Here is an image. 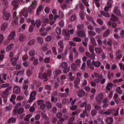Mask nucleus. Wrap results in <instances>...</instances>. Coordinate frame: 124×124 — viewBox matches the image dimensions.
<instances>
[{
	"mask_svg": "<svg viewBox=\"0 0 124 124\" xmlns=\"http://www.w3.org/2000/svg\"><path fill=\"white\" fill-rule=\"evenodd\" d=\"M86 18L88 20L92 22L94 25H96V24L93 21L92 17L88 16H86Z\"/></svg>",
	"mask_w": 124,
	"mask_h": 124,
	"instance_id": "obj_38",
	"label": "nucleus"
},
{
	"mask_svg": "<svg viewBox=\"0 0 124 124\" xmlns=\"http://www.w3.org/2000/svg\"><path fill=\"white\" fill-rule=\"evenodd\" d=\"M82 2L84 3L85 5L87 7H88L89 6V4L88 3L89 2L88 0H82Z\"/></svg>",
	"mask_w": 124,
	"mask_h": 124,
	"instance_id": "obj_45",
	"label": "nucleus"
},
{
	"mask_svg": "<svg viewBox=\"0 0 124 124\" xmlns=\"http://www.w3.org/2000/svg\"><path fill=\"white\" fill-rule=\"evenodd\" d=\"M113 84L111 83H108L106 87V89L109 91L110 90V88H112L113 87Z\"/></svg>",
	"mask_w": 124,
	"mask_h": 124,
	"instance_id": "obj_18",
	"label": "nucleus"
},
{
	"mask_svg": "<svg viewBox=\"0 0 124 124\" xmlns=\"http://www.w3.org/2000/svg\"><path fill=\"white\" fill-rule=\"evenodd\" d=\"M113 119L111 117L108 118L106 120L107 123L108 124H112L113 122Z\"/></svg>",
	"mask_w": 124,
	"mask_h": 124,
	"instance_id": "obj_26",
	"label": "nucleus"
},
{
	"mask_svg": "<svg viewBox=\"0 0 124 124\" xmlns=\"http://www.w3.org/2000/svg\"><path fill=\"white\" fill-rule=\"evenodd\" d=\"M113 111V110H111V109L108 110L107 111L104 112V115L106 114L108 115H109Z\"/></svg>",
	"mask_w": 124,
	"mask_h": 124,
	"instance_id": "obj_36",
	"label": "nucleus"
},
{
	"mask_svg": "<svg viewBox=\"0 0 124 124\" xmlns=\"http://www.w3.org/2000/svg\"><path fill=\"white\" fill-rule=\"evenodd\" d=\"M88 32L89 34L91 36H93L96 35V33L93 31H90Z\"/></svg>",
	"mask_w": 124,
	"mask_h": 124,
	"instance_id": "obj_43",
	"label": "nucleus"
},
{
	"mask_svg": "<svg viewBox=\"0 0 124 124\" xmlns=\"http://www.w3.org/2000/svg\"><path fill=\"white\" fill-rule=\"evenodd\" d=\"M118 8L119 7L117 6L115 7L113 11V12L115 13L118 16H120V11L118 9Z\"/></svg>",
	"mask_w": 124,
	"mask_h": 124,
	"instance_id": "obj_7",
	"label": "nucleus"
},
{
	"mask_svg": "<svg viewBox=\"0 0 124 124\" xmlns=\"http://www.w3.org/2000/svg\"><path fill=\"white\" fill-rule=\"evenodd\" d=\"M44 8V7L42 5L40 6L38 8L36 14L37 15H38L39 13Z\"/></svg>",
	"mask_w": 124,
	"mask_h": 124,
	"instance_id": "obj_19",
	"label": "nucleus"
},
{
	"mask_svg": "<svg viewBox=\"0 0 124 124\" xmlns=\"http://www.w3.org/2000/svg\"><path fill=\"white\" fill-rule=\"evenodd\" d=\"M37 40L39 43L41 44H43V40L42 38L40 37H39L37 38Z\"/></svg>",
	"mask_w": 124,
	"mask_h": 124,
	"instance_id": "obj_32",
	"label": "nucleus"
},
{
	"mask_svg": "<svg viewBox=\"0 0 124 124\" xmlns=\"http://www.w3.org/2000/svg\"><path fill=\"white\" fill-rule=\"evenodd\" d=\"M37 2L35 1L34 0L32 2L31 6L33 9H34L37 6Z\"/></svg>",
	"mask_w": 124,
	"mask_h": 124,
	"instance_id": "obj_29",
	"label": "nucleus"
},
{
	"mask_svg": "<svg viewBox=\"0 0 124 124\" xmlns=\"http://www.w3.org/2000/svg\"><path fill=\"white\" fill-rule=\"evenodd\" d=\"M62 33L63 35L65 36V38L66 40L69 39V36H70V34H67L65 29H63L62 31Z\"/></svg>",
	"mask_w": 124,
	"mask_h": 124,
	"instance_id": "obj_11",
	"label": "nucleus"
},
{
	"mask_svg": "<svg viewBox=\"0 0 124 124\" xmlns=\"http://www.w3.org/2000/svg\"><path fill=\"white\" fill-rule=\"evenodd\" d=\"M111 20L113 21H116L117 20V18L113 14H112L111 16Z\"/></svg>",
	"mask_w": 124,
	"mask_h": 124,
	"instance_id": "obj_35",
	"label": "nucleus"
},
{
	"mask_svg": "<svg viewBox=\"0 0 124 124\" xmlns=\"http://www.w3.org/2000/svg\"><path fill=\"white\" fill-rule=\"evenodd\" d=\"M91 108V106L90 104H88L86 105L85 108V110H90Z\"/></svg>",
	"mask_w": 124,
	"mask_h": 124,
	"instance_id": "obj_51",
	"label": "nucleus"
},
{
	"mask_svg": "<svg viewBox=\"0 0 124 124\" xmlns=\"http://www.w3.org/2000/svg\"><path fill=\"white\" fill-rule=\"evenodd\" d=\"M14 44H11L8 45L6 47V51H9L13 47Z\"/></svg>",
	"mask_w": 124,
	"mask_h": 124,
	"instance_id": "obj_34",
	"label": "nucleus"
},
{
	"mask_svg": "<svg viewBox=\"0 0 124 124\" xmlns=\"http://www.w3.org/2000/svg\"><path fill=\"white\" fill-rule=\"evenodd\" d=\"M80 83V79L79 78H76L74 82L75 84H79Z\"/></svg>",
	"mask_w": 124,
	"mask_h": 124,
	"instance_id": "obj_56",
	"label": "nucleus"
},
{
	"mask_svg": "<svg viewBox=\"0 0 124 124\" xmlns=\"http://www.w3.org/2000/svg\"><path fill=\"white\" fill-rule=\"evenodd\" d=\"M89 49L90 51L92 53H94V47L92 45L90 46L89 48Z\"/></svg>",
	"mask_w": 124,
	"mask_h": 124,
	"instance_id": "obj_47",
	"label": "nucleus"
},
{
	"mask_svg": "<svg viewBox=\"0 0 124 124\" xmlns=\"http://www.w3.org/2000/svg\"><path fill=\"white\" fill-rule=\"evenodd\" d=\"M73 40L77 42H80L81 41V39L78 37H76L74 38L73 39Z\"/></svg>",
	"mask_w": 124,
	"mask_h": 124,
	"instance_id": "obj_52",
	"label": "nucleus"
},
{
	"mask_svg": "<svg viewBox=\"0 0 124 124\" xmlns=\"http://www.w3.org/2000/svg\"><path fill=\"white\" fill-rule=\"evenodd\" d=\"M91 64L92 65L98 68L100 66L101 63L99 61H95L93 60L91 62Z\"/></svg>",
	"mask_w": 124,
	"mask_h": 124,
	"instance_id": "obj_5",
	"label": "nucleus"
},
{
	"mask_svg": "<svg viewBox=\"0 0 124 124\" xmlns=\"http://www.w3.org/2000/svg\"><path fill=\"white\" fill-rule=\"evenodd\" d=\"M71 67V69L73 71H75L76 70H77V66L74 63L72 64Z\"/></svg>",
	"mask_w": 124,
	"mask_h": 124,
	"instance_id": "obj_39",
	"label": "nucleus"
},
{
	"mask_svg": "<svg viewBox=\"0 0 124 124\" xmlns=\"http://www.w3.org/2000/svg\"><path fill=\"white\" fill-rule=\"evenodd\" d=\"M77 94L78 97H81L84 95L85 92L83 90H81L78 92Z\"/></svg>",
	"mask_w": 124,
	"mask_h": 124,
	"instance_id": "obj_15",
	"label": "nucleus"
},
{
	"mask_svg": "<svg viewBox=\"0 0 124 124\" xmlns=\"http://www.w3.org/2000/svg\"><path fill=\"white\" fill-rule=\"evenodd\" d=\"M94 50L96 53L98 54H99L102 52L103 50L100 48L96 47L95 48Z\"/></svg>",
	"mask_w": 124,
	"mask_h": 124,
	"instance_id": "obj_13",
	"label": "nucleus"
},
{
	"mask_svg": "<svg viewBox=\"0 0 124 124\" xmlns=\"http://www.w3.org/2000/svg\"><path fill=\"white\" fill-rule=\"evenodd\" d=\"M9 85V84L8 83L3 84L0 87V88H4L7 87Z\"/></svg>",
	"mask_w": 124,
	"mask_h": 124,
	"instance_id": "obj_57",
	"label": "nucleus"
},
{
	"mask_svg": "<svg viewBox=\"0 0 124 124\" xmlns=\"http://www.w3.org/2000/svg\"><path fill=\"white\" fill-rule=\"evenodd\" d=\"M58 45L62 49H63L64 48V45L63 44V41L60 40L58 41Z\"/></svg>",
	"mask_w": 124,
	"mask_h": 124,
	"instance_id": "obj_22",
	"label": "nucleus"
},
{
	"mask_svg": "<svg viewBox=\"0 0 124 124\" xmlns=\"http://www.w3.org/2000/svg\"><path fill=\"white\" fill-rule=\"evenodd\" d=\"M95 31L98 33H101L102 31L101 29L99 28H95Z\"/></svg>",
	"mask_w": 124,
	"mask_h": 124,
	"instance_id": "obj_50",
	"label": "nucleus"
},
{
	"mask_svg": "<svg viewBox=\"0 0 124 124\" xmlns=\"http://www.w3.org/2000/svg\"><path fill=\"white\" fill-rule=\"evenodd\" d=\"M16 97V96L14 95H13L11 96V98L10 99V101H11L12 102L13 104H15L16 103L14 100H15Z\"/></svg>",
	"mask_w": 124,
	"mask_h": 124,
	"instance_id": "obj_23",
	"label": "nucleus"
},
{
	"mask_svg": "<svg viewBox=\"0 0 124 124\" xmlns=\"http://www.w3.org/2000/svg\"><path fill=\"white\" fill-rule=\"evenodd\" d=\"M17 20L18 19L17 18L16 19H14L12 22L11 25V26H14L16 25H17L18 24Z\"/></svg>",
	"mask_w": 124,
	"mask_h": 124,
	"instance_id": "obj_24",
	"label": "nucleus"
},
{
	"mask_svg": "<svg viewBox=\"0 0 124 124\" xmlns=\"http://www.w3.org/2000/svg\"><path fill=\"white\" fill-rule=\"evenodd\" d=\"M61 73V71L60 70H57L55 71L54 73H53L54 78H56L58 75L60 74Z\"/></svg>",
	"mask_w": 124,
	"mask_h": 124,
	"instance_id": "obj_25",
	"label": "nucleus"
},
{
	"mask_svg": "<svg viewBox=\"0 0 124 124\" xmlns=\"http://www.w3.org/2000/svg\"><path fill=\"white\" fill-rule=\"evenodd\" d=\"M76 18V16L75 15H73L71 16L69 18V20L71 21H73Z\"/></svg>",
	"mask_w": 124,
	"mask_h": 124,
	"instance_id": "obj_48",
	"label": "nucleus"
},
{
	"mask_svg": "<svg viewBox=\"0 0 124 124\" xmlns=\"http://www.w3.org/2000/svg\"><path fill=\"white\" fill-rule=\"evenodd\" d=\"M45 39L46 41L49 42L51 40L52 38L51 36H48Z\"/></svg>",
	"mask_w": 124,
	"mask_h": 124,
	"instance_id": "obj_63",
	"label": "nucleus"
},
{
	"mask_svg": "<svg viewBox=\"0 0 124 124\" xmlns=\"http://www.w3.org/2000/svg\"><path fill=\"white\" fill-rule=\"evenodd\" d=\"M116 92L117 93L121 95L122 93V91L120 86L118 87L116 89Z\"/></svg>",
	"mask_w": 124,
	"mask_h": 124,
	"instance_id": "obj_20",
	"label": "nucleus"
},
{
	"mask_svg": "<svg viewBox=\"0 0 124 124\" xmlns=\"http://www.w3.org/2000/svg\"><path fill=\"white\" fill-rule=\"evenodd\" d=\"M70 70L69 67H66V68L64 69L63 72L64 73H66L68 72Z\"/></svg>",
	"mask_w": 124,
	"mask_h": 124,
	"instance_id": "obj_58",
	"label": "nucleus"
},
{
	"mask_svg": "<svg viewBox=\"0 0 124 124\" xmlns=\"http://www.w3.org/2000/svg\"><path fill=\"white\" fill-rule=\"evenodd\" d=\"M119 65L120 70L124 71V65L122 63H119Z\"/></svg>",
	"mask_w": 124,
	"mask_h": 124,
	"instance_id": "obj_59",
	"label": "nucleus"
},
{
	"mask_svg": "<svg viewBox=\"0 0 124 124\" xmlns=\"http://www.w3.org/2000/svg\"><path fill=\"white\" fill-rule=\"evenodd\" d=\"M10 16V14L8 12L4 13V15L3 16V19L6 20H8Z\"/></svg>",
	"mask_w": 124,
	"mask_h": 124,
	"instance_id": "obj_8",
	"label": "nucleus"
},
{
	"mask_svg": "<svg viewBox=\"0 0 124 124\" xmlns=\"http://www.w3.org/2000/svg\"><path fill=\"white\" fill-rule=\"evenodd\" d=\"M19 58V57H18L17 58L15 57H14L11 58L10 59L11 61L12 62V64L13 65H16V63L15 62Z\"/></svg>",
	"mask_w": 124,
	"mask_h": 124,
	"instance_id": "obj_17",
	"label": "nucleus"
},
{
	"mask_svg": "<svg viewBox=\"0 0 124 124\" xmlns=\"http://www.w3.org/2000/svg\"><path fill=\"white\" fill-rule=\"evenodd\" d=\"M36 92L35 91H33L31 93L29 99V102H31L35 99V98L34 97L36 95Z\"/></svg>",
	"mask_w": 124,
	"mask_h": 124,
	"instance_id": "obj_3",
	"label": "nucleus"
},
{
	"mask_svg": "<svg viewBox=\"0 0 124 124\" xmlns=\"http://www.w3.org/2000/svg\"><path fill=\"white\" fill-rule=\"evenodd\" d=\"M90 39L93 45L94 46H96L97 44L94 38L93 37H91L90 38Z\"/></svg>",
	"mask_w": 124,
	"mask_h": 124,
	"instance_id": "obj_41",
	"label": "nucleus"
},
{
	"mask_svg": "<svg viewBox=\"0 0 124 124\" xmlns=\"http://www.w3.org/2000/svg\"><path fill=\"white\" fill-rule=\"evenodd\" d=\"M35 42L34 40H31L28 42V44L29 46H31L34 44Z\"/></svg>",
	"mask_w": 124,
	"mask_h": 124,
	"instance_id": "obj_54",
	"label": "nucleus"
},
{
	"mask_svg": "<svg viewBox=\"0 0 124 124\" xmlns=\"http://www.w3.org/2000/svg\"><path fill=\"white\" fill-rule=\"evenodd\" d=\"M77 36L79 37H85V34L84 31H80L77 33Z\"/></svg>",
	"mask_w": 124,
	"mask_h": 124,
	"instance_id": "obj_12",
	"label": "nucleus"
},
{
	"mask_svg": "<svg viewBox=\"0 0 124 124\" xmlns=\"http://www.w3.org/2000/svg\"><path fill=\"white\" fill-rule=\"evenodd\" d=\"M8 24L7 23H2L1 26L0 28L1 30L5 31L7 28Z\"/></svg>",
	"mask_w": 124,
	"mask_h": 124,
	"instance_id": "obj_16",
	"label": "nucleus"
},
{
	"mask_svg": "<svg viewBox=\"0 0 124 124\" xmlns=\"http://www.w3.org/2000/svg\"><path fill=\"white\" fill-rule=\"evenodd\" d=\"M69 79L71 81H73L75 77L74 76H72V73L71 72H70L69 73Z\"/></svg>",
	"mask_w": 124,
	"mask_h": 124,
	"instance_id": "obj_30",
	"label": "nucleus"
},
{
	"mask_svg": "<svg viewBox=\"0 0 124 124\" xmlns=\"http://www.w3.org/2000/svg\"><path fill=\"white\" fill-rule=\"evenodd\" d=\"M16 36V33L15 32H11L9 35L8 39L9 40H13Z\"/></svg>",
	"mask_w": 124,
	"mask_h": 124,
	"instance_id": "obj_6",
	"label": "nucleus"
},
{
	"mask_svg": "<svg viewBox=\"0 0 124 124\" xmlns=\"http://www.w3.org/2000/svg\"><path fill=\"white\" fill-rule=\"evenodd\" d=\"M61 65L62 68L64 69L67 67L68 64L67 62H62Z\"/></svg>",
	"mask_w": 124,
	"mask_h": 124,
	"instance_id": "obj_27",
	"label": "nucleus"
},
{
	"mask_svg": "<svg viewBox=\"0 0 124 124\" xmlns=\"http://www.w3.org/2000/svg\"><path fill=\"white\" fill-rule=\"evenodd\" d=\"M122 56V54L120 53H117L116 55V58L117 59H119L121 58Z\"/></svg>",
	"mask_w": 124,
	"mask_h": 124,
	"instance_id": "obj_46",
	"label": "nucleus"
},
{
	"mask_svg": "<svg viewBox=\"0 0 124 124\" xmlns=\"http://www.w3.org/2000/svg\"><path fill=\"white\" fill-rule=\"evenodd\" d=\"M44 10L45 12L47 14H48L50 11V8L48 7H46Z\"/></svg>",
	"mask_w": 124,
	"mask_h": 124,
	"instance_id": "obj_53",
	"label": "nucleus"
},
{
	"mask_svg": "<svg viewBox=\"0 0 124 124\" xmlns=\"http://www.w3.org/2000/svg\"><path fill=\"white\" fill-rule=\"evenodd\" d=\"M110 31L109 30H107L103 34V36L104 37H106L108 36L110 33Z\"/></svg>",
	"mask_w": 124,
	"mask_h": 124,
	"instance_id": "obj_40",
	"label": "nucleus"
},
{
	"mask_svg": "<svg viewBox=\"0 0 124 124\" xmlns=\"http://www.w3.org/2000/svg\"><path fill=\"white\" fill-rule=\"evenodd\" d=\"M21 103H19L16 105L15 108L13 110V114L14 115H15L17 114V107H20L21 106Z\"/></svg>",
	"mask_w": 124,
	"mask_h": 124,
	"instance_id": "obj_14",
	"label": "nucleus"
},
{
	"mask_svg": "<svg viewBox=\"0 0 124 124\" xmlns=\"http://www.w3.org/2000/svg\"><path fill=\"white\" fill-rule=\"evenodd\" d=\"M20 89L18 86L16 85L15 86L13 90V92L15 93L18 94L20 93Z\"/></svg>",
	"mask_w": 124,
	"mask_h": 124,
	"instance_id": "obj_10",
	"label": "nucleus"
},
{
	"mask_svg": "<svg viewBox=\"0 0 124 124\" xmlns=\"http://www.w3.org/2000/svg\"><path fill=\"white\" fill-rule=\"evenodd\" d=\"M108 24L110 26H111L112 25V27L114 28L116 27V23H112L110 21L108 22Z\"/></svg>",
	"mask_w": 124,
	"mask_h": 124,
	"instance_id": "obj_44",
	"label": "nucleus"
},
{
	"mask_svg": "<svg viewBox=\"0 0 124 124\" xmlns=\"http://www.w3.org/2000/svg\"><path fill=\"white\" fill-rule=\"evenodd\" d=\"M32 115L31 114H29L27 115L26 117L24 118V120L25 121H29V119L31 117Z\"/></svg>",
	"mask_w": 124,
	"mask_h": 124,
	"instance_id": "obj_31",
	"label": "nucleus"
},
{
	"mask_svg": "<svg viewBox=\"0 0 124 124\" xmlns=\"http://www.w3.org/2000/svg\"><path fill=\"white\" fill-rule=\"evenodd\" d=\"M79 50L81 52H84L85 51L84 47L82 46H81L79 47Z\"/></svg>",
	"mask_w": 124,
	"mask_h": 124,
	"instance_id": "obj_64",
	"label": "nucleus"
},
{
	"mask_svg": "<svg viewBox=\"0 0 124 124\" xmlns=\"http://www.w3.org/2000/svg\"><path fill=\"white\" fill-rule=\"evenodd\" d=\"M84 27V25L83 24H78L77 26V28L79 29H81Z\"/></svg>",
	"mask_w": 124,
	"mask_h": 124,
	"instance_id": "obj_61",
	"label": "nucleus"
},
{
	"mask_svg": "<svg viewBox=\"0 0 124 124\" xmlns=\"http://www.w3.org/2000/svg\"><path fill=\"white\" fill-rule=\"evenodd\" d=\"M24 111V109L23 108H20L18 109H17V114H20L23 113Z\"/></svg>",
	"mask_w": 124,
	"mask_h": 124,
	"instance_id": "obj_28",
	"label": "nucleus"
},
{
	"mask_svg": "<svg viewBox=\"0 0 124 124\" xmlns=\"http://www.w3.org/2000/svg\"><path fill=\"white\" fill-rule=\"evenodd\" d=\"M22 15H23L25 17H27L28 14L26 10V8H25L23 10L19 13V16H22Z\"/></svg>",
	"mask_w": 124,
	"mask_h": 124,
	"instance_id": "obj_4",
	"label": "nucleus"
},
{
	"mask_svg": "<svg viewBox=\"0 0 124 124\" xmlns=\"http://www.w3.org/2000/svg\"><path fill=\"white\" fill-rule=\"evenodd\" d=\"M59 16L61 18H62L64 16V15L62 12L61 11H60L59 12Z\"/></svg>",
	"mask_w": 124,
	"mask_h": 124,
	"instance_id": "obj_55",
	"label": "nucleus"
},
{
	"mask_svg": "<svg viewBox=\"0 0 124 124\" xmlns=\"http://www.w3.org/2000/svg\"><path fill=\"white\" fill-rule=\"evenodd\" d=\"M101 13L103 15L107 17H110L109 15L106 12L103 11H101Z\"/></svg>",
	"mask_w": 124,
	"mask_h": 124,
	"instance_id": "obj_37",
	"label": "nucleus"
},
{
	"mask_svg": "<svg viewBox=\"0 0 124 124\" xmlns=\"http://www.w3.org/2000/svg\"><path fill=\"white\" fill-rule=\"evenodd\" d=\"M103 97V94L100 93L97 95L95 97V99L97 102L98 103L100 104L101 102V101Z\"/></svg>",
	"mask_w": 124,
	"mask_h": 124,
	"instance_id": "obj_1",
	"label": "nucleus"
},
{
	"mask_svg": "<svg viewBox=\"0 0 124 124\" xmlns=\"http://www.w3.org/2000/svg\"><path fill=\"white\" fill-rule=\"evenodd\" d=\"M12 109V107L11 106H7L6 107V111L11 110Z\"/></svg>",
	"mask_w": 124,
	"mask_h": 124,
	"instance_id": "obj_60",
	"label": "nucleus"
},
{
	"mask_svg": "<svg viewBox=\"0 0 124 124\" xmlns=\"http://www.w3.org/2000/svg\"><path fill=\"white\" fill-rule=\"evenodd\" d=\"M56 31L57 34L59 35H60L61 32V29L59 28H57L56 29Z\"/></svg>",
	"mask_w": 124,
	"mask_h": 124,
	"instance_id": "obj_49",
	"label": "nucleus"
},
{
	"mask_svg": "<svg viewBox=\"0 0 124 124\" xmlns=\"http://www.w3.org/2000/svg\"><path fill=\"white\" fill-rule=\"evenodd\" d=\"M94 108L96 110H98L101 109V107L97 104H96L94 105Z\"/></svg>",
	"mask_w": 124,
	"mask_h": 124,
	"instance_id": "obj_62",
	"label": "nucleus"
},
{
	"mask_svg": "<svg viewBox=\"0 0 124 124\" xmlns=\"http://www.w3.org/2000/svg\"><path fill=\"white\" fill-rule=\"evenodd\" d=\"M31 23L34 26L36 25V26L38 28H39L41 25V23L40 20L39 19L36 20L35 22L33 20L31 21Z\"/></svg>",
	"mask_w": 124,
	"mask_h": 124,
	"instance_id": "obj_2",
	"label": "nucleus"
},
{
	"mask_svg": "<svg viewBox=\"0 0 124 124\" xmlns=\"http://www.w3.org/2000/svg\"><path fill=\"white\" fill-rule=\"evenodd\" d=\"M46 105L47 107L48 108H50L52 107L51 104L49 101H47L46 102Z\"/></svg>",
	"mask_w": 124,
	"mask_h": 124,
	"instance_id": "obj_42",
	"label": "nucleus"
},
{
	"mask_svg": "<svg viewBox=\"0 0 124 124\" xmlns=\"http://www.w3.org/2000/svg\"><path fill=\"white\" fill-rule=\"evenodd\" d=\"M11 88V87L8 88L5 91L2 93V96L4 98H6L9 93H8V91H9Z\"/></svg>",
	"mask_w": 124,
	"mask_h": 124,
	"instance_id": "obj_9",
	"label": "nucleus"
},
{
	"mask_svg": "<svg viewBox=\"0 0 124 124\" xmlns=\"http://www.w3.org/2000/svg\"><path fill=\"white\" fill-rule=\"evenodd\" d=\"M16 120V118H11L8 120V122L9 123H13L15 122Z\"/></svg>",
	"mask_w": 124,
	"mask_h": 124,
	"instance_id": "obj_33",
	"label": "nucleus"
},
{
	"mask_svg": "<svg viewBox=\"0 0 124 124\" xmlns=\"http://www.w3.org/2000/svg\"><path fill=\"white\" fill-rule=\"evenodd\" d=\"M111 110H113V111L112 112V113L114 116H117L118 113L119 108H117L116 109H111Z\"/></svg>",
	"mask_w": 124,
	"mask_h": 124,
	"instance_id": "obj_21",
	"label": "nucleus"
}]
</instances>
